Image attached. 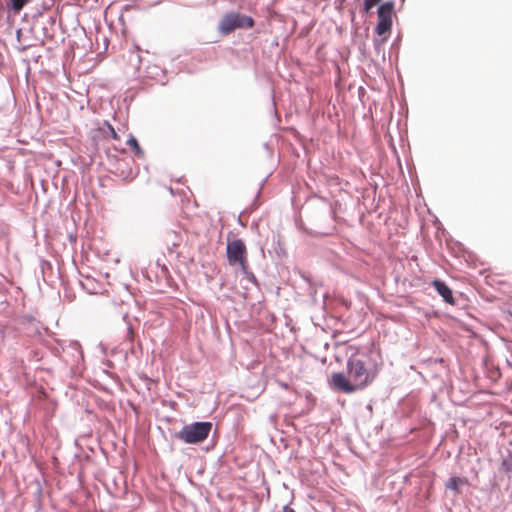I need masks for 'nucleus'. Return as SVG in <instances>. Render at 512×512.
Listing matches in <instances>:
<instances>
[{"label":"nucleus","mask_w":512,"mask_h":512,"mask_svg":"<svg viewBox=\"0 0 512 512\" xmlns=\"http://www.w3.org/2000/svg\"><path fill=\"white\" fill-rule=\"evenodd\" d=\"M363 354L353 355L347 363L348 378L343 373L331 376L333 386L342 392L352 393L369 385L376 376V371L367 367Z\"/></svg>","instance_id":"f257e3e1"},{"label":"nucleus","mask_w":512,"mask_h":512,"mask_svg":"<svg viewBox=\"0 0 512 512\" xmlns=\"http://www.w3.org/2000/svg\"><path fill=\"white\" fill-rule=\"evenodd\" d=\"M254 21L251 17L238 13H228L219 22L218 30L223 35H228L238 28H251Z\"/></svg>","instance_id":"7ed1b4c3"},{"label":"nucleus","mask_w":512,"mask_h":512,"mask_svg":"<svg viewBox=\"0 0 512 512\" xmlns=\"http://www.w3.org/2000/svg\"><path fill=\"white\" fill-rule=\"evenodd\" d=\"M212 429L211 422H195L186 425L179 431L176 437L188 444L203 442Z\"/></svg>","instance_id":"f03ea898"},{"label":"nucleus","mask_w":512,"mask_h":512,"mask_svg":"<svg viewBox=\"0 0 512 512\" xmlns=\"http://www.w3.org/2000/svg\"><path fill=\"white\" fill-rule=\"evenodd\" d=\"M433 286L447 303L454 304L452 291L444 282L440 280H435L433 282Z\"/></svg>","instance_id":"423d86ee"},{"label":"nucleus","mask_w":512,"mask_h":512,"mask_svg":"<svg viewBox=\"0 0 512 512\" xmlns=\"http://www.w3.org/2000/svg\"><path fill=\"white\" fill-rule=\"evenodd\" d=\"M109 129H110L111 136H112L114 139H117V138H118V135H117L116 131L114 130V128L110 126V127H109Z\"/></svg>","instance_id":"9b49d317"},{"label":"nucleus","mask_w":512,"mask_h":512,"mask_svg":"<svg viewBox=\"0 0 512 512\" xmlns=\"http://www.w3.org/2000/svg\"><path fill=\"white\" fill-rule=\"evenodd\" d=\"M227 257L231 265H239L243 271L246 270V247L242 240L236 239L228 242Z\"/></svg>","instance_id":"39448f33"},{"label":"nucleus","mask_w":512,"mask_h":512,"mask_svg":"<svg viewBox=\"0 0 512 512\" xmlns=\"http://www.w3.org/2000/svg\"><path fill=\"white\" fill-rule=\"evenodd\" d=\"M376 3H377L376 1L364 0V10L366 12H369Z\"/></svg>","instance_id":"9d476101"},{"label":"nucleus","mask_w":512,"mask_h":512,"mask_svg":"<svg viewBox=\"0 0 512 512\" xmlns=\"http://www.w3.org/2000/svg\"><path fill=\"white\" fill-rule=\"evenodd\" d=\"M394 11V3L392 1L385 2L378 8V24L376 26V33L379 36H384L387 39L392 27V14Z\"/></svg>","instance_id":"20e7f679"},{"label":"nucleus","mask_w":512,"mask_h":512,"mask_svg":"<svg viewBox=\"0 0 512 512\" xmlns=\"http://www.w3.org/2000/svg\"><path fill=\"white\" fill-rule=\"evenodd\" d=\"M466 481L459 477H452L449 479V481L446 484V487L450 490H453L455 492L458 491L459 487L464 485Z\"/></svg>","instance_id":"0eeeda50"},{"label":"nucleus","mask_w":512,"mask_h":512,"mask_svg":"<svg viewBox=\"0 0 512 512\" xmlns=\"http://www.w3.org/2000/svg\"><path fill=\"white\" fill-rule=\"evenodd\" d=\"M283 512H296V511L293 508H291L290 506L286 505L283 508Z\"/></svg>","instance_id":"f8f14e48"},{"label":"nucleus","mask_w":512,"mask_h":512,"mask_svg":"<svg viewBox=\"0 0 512 512\" xmlns=\"http://www.w3.org/2000/svg\"><path fill=\"white\" fill-rule=\"evenodd\" d=\"M128 144L130 145V147L136 151V152H139L140 151V147H139V144L137 142V140L134 138V137H130L129 140H128Z\"/></svg>","instance_id":"1a4fd4ad"},{"label":"nucleus","mask_w":512,"mask_h":512,"mask_svg":"<svg viewBox=\"0 0 512 512\" xmlns=\"http://www.w3.org/2000/svg\"><path fill=\"white\" fill-rule=\"evenodd\" d=\"M12 9L16 12H19L23 6L28 2V0H11Z\"/></svg>","instance_id":"6e6552de"}]
</instances>
